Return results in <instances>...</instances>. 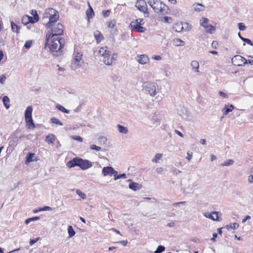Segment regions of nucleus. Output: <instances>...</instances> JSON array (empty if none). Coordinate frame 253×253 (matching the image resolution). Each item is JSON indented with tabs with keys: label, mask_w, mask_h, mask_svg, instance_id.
Wrapping results in <instances>:
<instances>
[{
	"label": "nucleus",
	"mask_w": 253,
	"mask_h": 253,
	"mask_svg": "<svg viewBox=\"0 0 253 253\" xmlns=\"http://www.w3.org/2000/svg\"><path fill=\"white\" fill-rule=\"evenodd\" d=\"M47 47L49 52L54 57H58L63 53V49L65 45V39L62 38H53L49 40Z\"/></svg>",
	"instance_id": "1"
},
{
	"label": "nucleus",
	"mask_w": 253,
	"mask_h": 253,
	"mask_svg": "<svg viewBox=\"0 0 253 253\" xmlns=\"http://www.w3.org/2000/svg\"><path fill=\"white\" fill-rule=\"evenodd\" d=\"M50 31L48 32L45 36V41L44 43V48H46L47 44L49 40L58 36H61L64 33V27L62 24L58 23L56 27L52 26V28H48Z\"/></svg>",
	"instance_id": "2"
},
{
	"label": "nucleus",
	"mask_w": 253,
	"mask_h": 253,
	"mask_svg": "<svg viewBox=\"0 0 253 253\" xmlns=\"http://www.w3.org/2000/svg\"><path fill=\"white\" fill-rule=\"evenodd\" d=\"M45 13L47 15H49V21L46 24L45 27L46 28H52L59 19V16L58 12L55 9L50 8L46 9Z\"/></svg>",
	"instance_id": "3"
},
{
	"label": "nucleus",
	"mask_w": 253,
	"mask_h": 253,
	"mask_svg": "<svg viewBox=\"0 0 253 253\" xmlns=\"http://www.w3.org/2000/svg\"><path fill=\"white\" fill-rule=\"evenodd\" d=\"M32 111L33 107L32 106H29L26 109L25 112V119L26 123V125L28 128L32 127L33 128L35 127V125L32 119Z\"/></svg>",
	"instance_id": "4"
},
{
	"label": "nucleus",
	"mask_w": 253,
	"mask_h": 253,
	"mask_svg": "<svg viewBox=\"0 0 253 253\" xmlns=\"http://www.w3.org/2000/svg\"><path fill=\"white\" fill-rule=\"evenodd\" d=\"M158 86L156 83H145L143 85V89L145 92L152 96H155L156 93V90Z\"/></svg>",
	"instance_id": "5"
},
{
	"label": "nucleus",
	"mask_w": 253,
	"mask_h": 253,
	"mask_svg": "<svg viewBox=\"0 0 253 253\" xmlns=\"http://www.w3.org/2000/svg\"><path fill=\"white\" fill-rule=\"evenodd\" d=\"M143 21V19L139 18L132 21L130 25L137 32L144 33L146 30V29L141 26L144 24V23H142Z\"/></svg>",
	"instance_id": "6"
},
{
	"label": "nucleus",
	"mask_w": 253,
	"mask_h": 253,
	"mask_svg": "<svg viewBox=\"0 0 253 253\" xmlns=\"http://www.w3.org/2000/svg\"><path fill=\"white\" fill-rule=\"evenodd\" d=\"M232 63L237 66H244L248 64L247 60L241 55H235L231 59Z\"/></svg>",
	"instance_id": "7"
},
{
	"label": "nucleus",
	"mask_w": 253,
	"mask_h": 253,
	"mask_svg": "<svg viewBox=\"0 0 253 253\" xmlns=\"http://www.w3.org/2000/svg\"><path fill=\"white\" fill-rule=\"evenodd\" d=\"M137 8L144 14L145 17H149V12L147 9V3L144 0H138L136 3Z\"/></svg>",
	"instance_id": "8"
},
{
	"label": "nucleus",
	"mask_w": 253,
	"mask_h": 253,
	"mask_svg": "<svg viewBox=\"0 0 253 253\" xmlns=\"http://www.w3.org/2000/svg\"><path fill=\"white\" fill-rule=\"evenodd\" d=\"M200 21L201 25L206 29L207 33L212 34L213 31L215 30L214 26L211 24H208L209 20L208 18L203 17Z\"/></svg>",
	"instance_id": "9"
},
{
	"label": "nucleus",
	"mask_w": 253,
	"mask_h": 253,
	"mask_svg": "<svg viewBox=\"0 0 253 253\" xmlns=\"http://www.w3.org/2000/svg\"><path fill=\"white\" fill-rule=\"evenodd\" d=\"M147 2L153 8L155 12L159 13L160 8H161L162 1L160 0H147Z\"/></svg>",
	"instance_id": "10"
},
{
	"label": "nucleus",
	"mask_w": 253,
	"mask_h": 253,
	"mask_svg": "<svg viewBox=\"0 0 253 253\" xmlns=\"http://www.w3.org/2000/svg\"><path fill=\"white\" fill-rule=\"evenodd\" d=\"M39 20V17L38 14L36 15H34V16H30L27 15L25 17H23L22 19V22L24 25H27L29 23L34 24L37 22Z\"/></svg>",
	"instance_id": "11"
},
{
	"label": "nucleus",
	"mask_w": 253,
	"mask_h": 253,
	"mask_svg": "<svg viewBox=\"0 0 253 253\" xmlns=\"http://www.w3.org/2000/svg\"><path fill=\"white\" fill-rule=\"evenodd\" d=\"M204 215L210 219H211L214 221H221L222 218L220 217L221 213L219 211H212L211 213L209 212H205L204 213Z\"/></svg>",
	"instance_id": "12"
},
{
	"label": "nucleus",
	"mask_w": 253,
	"mask_h": 253,
	"mask_svg": "<svg viewBox=\"0 0 253 253\" xmlns=\"http://www.w3.org/2000/svg\"><path fill=\"white\" fill-rule=\"evenodd\" d=\"M92 164L88 160H84L80 158L79 167L82 170H85L91 168Z\"/></svg>",
	"instance_id": "13"
},
{
	"label": "nucleus",
	"mask_w": 253,
	"mask_h": 253,
	"mask_svg": "<svg viewBox=\"0 0 253 253\" xmlns=\"http://www.w3.org/2000/svg\"><path fill=\"white\" fill-rule=\"evenodd\" d=\"M103 176H114L117 174V171L115 170L112 167H104L102 171Z\"/></svg>",
	"instance_id": "14"
},
{
	"label": "nucleus",
	"mask_w": 253,
	"mask_h": 253,
	"mask_svg": "<svg viewBox=\"0 0 253 253\" xmlns=\"http://www.w3.org/2000/svg\"><path fill=\"white\" fill-rule=\"evenodd\" d=\"M136 61L140 64H145L149 62L148 56L145 54L137 55L136 57Z\"/></svg>",
	"instance_id": "15"
},
{
	"label": "nucleus",
	"mask_w": 253,
	"mask_h": 253,
	"mask_svg": "<svg viewBox=\"0 0 253 253\" xmlns=\"http://www.w3.org/2000/svg\"><path fill=\"white\" fill-rule=\"evenodd\" d=\"M82 56L83 54L81 52H78L74 59L75 64H77L79 67H81L82 66V63H84L82 60Z\"/></svg>",
	"instance_id": "16"
},
{
	"label": "nucleus",
	"mask_w": 253,
	"mask_h": 253,
	"mask_svg": "<svg viewBox=\"0 0 253 253\" xmlns=\"http://www.w3.org/2000/svg\"><path fill=\"white\" fill-rule=\"evenodd\" d=\"M127 181L130 182V183L128 185L129 188L133 191H135L139 190L142 188L141 185L137 183L133 182L131 179H128Z\"/></svg>",
	"instance_id": "17"
},
{
	"label": "nucleus",
	"mask_w": 253,
	"mask_h": 253,
	"mask_svg": "<svg viewBox=\"0 0 253 253\" xmlns=\"http://www.w3.org/2000/svg\"><path fill=\"white\" fill-rule=\"evenodd\" d=\"M79 157H75L72 160L69 161L67 163V166L69 168H74L76 166L79 167Z\"/></svg>",
	"instance_id": "18"
},
{
	"label": "nucleus",
	"mask_w": 253,
	"mask_h": 253,
	"mask_svg": "<svg viewBox=\"0 0 253 253\" xmlns=\"http://www.w3.org/2000/svg\"><path fill=\"white\" fill-rule=\"evenodd\" d=\"M234 108V107L232 104H225L224 107L222 109V110L223 115L226 116L229 113L231 112Z\"/></svg>",
	"instance_id": "19"
},
{
	"label": "nucleus",
	"mask_w": 253,
	"mask_h": 253,
	"mask_svg": "<svg viewBox=\"0 0 253 253\" xmlns=\"http://www.w3.org/2000/svg\"><path fill=\"white\" fill-rule=\"evenodd\" d=\"M94 36L97 43H100L104 39L102 34L99 31H96L94 33Z\"/></svg>",
	"instance_id": "20"
},
{
	"label": "nucleus",
	"mask_w": 253,
	"mask_h": 253,
	"mask_svg": "<svg viewBox=\"0 0 253 253\" xmlns=\"http://www.w3.org/2000/svg\"><path fill=\"white\" fill-rule=\"evenodd\" d=\"M107 48V46H106L105 47H101L98 51L99 54L103 57L107 55H111V51L107 50L106 49Z\"/></svg>",
	"instance_id": "21"
},
{
	"label": "nucleus",
	"mask_w": 253,
	"mask_h": 253,
	"mask_svg": "<svg viewBox=\"0 0 253 253\" xmlns=\"http://www.w3.org/2000/svg\"><path fill=\"white\" fill-rule=\"evenodd\" d=\"M35 154L32 153H28L26 157L25 164H28L30 163L33 162L34 160L33 159L34 157L35 156Z\"/></svg>",
	"instance_id": "22"
},
{
	"label": "nucleus",
	"mask_w": 253,
	"mask_h": 253,
	"mask_svg": "<svg viewBox=\"0 0 253 253\" xmlns=\"http://www.w3.org/2000/svg\"><path fill=\"white\" fill-rule=\"evenodd\" d=\"M55 140V135L53 134H49L47 135L45 138V141L48 144H53Z\"/></svg>",
	"instance_id": "23"
},
{
	"label": "nucleus",
	"mask_w": 253,
	"mask_h": 253,
	"mask_svg": "<svg viewBox=\"0 0 253 253\" xmlns=\"http://www.w3.org/2000/svg\"><path fill=\"white\" fill-rule=\"evenodd\" d=\"M117 127L120 133L126 134L128 132V128L121 125H118Z\"/></svg>",
	"instance_id": "24"
},
{
	"label": "nucleus",
	"mask_w": 253,
	"mask_h": 253,
	"mask_svg": "<svg viewBox=\"0 0 253 253\" xmlns=\"http://www.w3.org/2000/svg\"><path fill=\"white\" fill-rule=\"evenodd\" d=\"M160 9V11L159 13L162 14H166L168 13V11L169 9V8L168 5L162 2L161 8Z\"/></svg>",
	"instance_id": "25"
},
{
	"label": "nucleus",
	"mask_w": 253,
	"mask_h": 253,
	"mask_svg": "<svg viewBox=\"0 0 253 253\" xmlns=\"http://www.w3.org/2000/svg\"><path fill=\"white\" fill-rule=\"evenodd\" d=\"M11 30L13 32L17 34L20 33V27L17 25L13 21L10 22Z\"/></svg>",
	"instance_id": "26"
},
{
	"label": "nucleus",
	"mask_w": 253,
	"mask_h": 253,
	"mask_svg": "<svg viewBox=\"0 0 253 253\" xmlns=\"http://www.w3.org/2000/svg\"><path fill=\"white\" fill-rule=\"evenodd\" d=\"M173 42V44L175 46H183L185 45V42L180 39H175Z\"/></svg>",
	"instance_id": "27"
},
{
	"label": "nucleus",
	"mask_w": 253,
	"mask_h": 253,
	"mask_svg": "<svg viewBox=\"0 0 253 253\" xmlns=\"http://www.w3.org/2000/svg\"><path fill=\"white\" fill-rule=\"evenodd\" d=\"M239 226V225L237 223H231L225 226V228L228 230H230L231 229H236Z\"/></svg>",
	"instance_id": "28"
},
{
	"label": "nucleus",
	"mask_w": 253,
	"mask_h": 253,
	"mask_svg": "<svg viewBox=\"0 0 253 253\" xmlns=\"http://www.w3.org/2000/svg\"><path fill=\"white\" fill-rule=\"evenodd\" d=\"M111 55H107L103 57V62L107 65H112V62L110 61V56Z\"/></svg>",
	"instance_id": "29"
},
{
	"label": "nucleus",
	"mask_w": 253,
	"mask_h": 253,
	"mask_svg": "<svg viewBox=\"0 0 253 253\" xmlns=\"http://www.w3.org/2000/svg\"><path fill=\"white\" fill-rule=\"evenodd\" d=\"M191 66L192 67L193 69L195 72H199V63L197 61H192L191 63Z\"/></svg>",
	"instance_id": "30"
},
{
	"label": "nucleus",
	"mask_w": 253,
	"mask_h": 253,
	"mask_svg": "<svg viewBox=\"0 0 253 253\" xmlns=\"http://www.w3.org/2000/svg\"><path fill=\"white\" fill-rule=\"evenodd\" d=\"M10 100L8 96H4L2 99V102L5 108L8 109L10 107V105L8 104Z\"/></svg>",
	"instance_id": "31"
},
{
	"label": "nucleus",
	"mask_w": 253,
	"mask_h": 253,
	"mask_svg": "<svg viewBox=\"0 0 253 253\" xmlns=\"http://www.w3.org/2000/svg\"><path fill=\"white\" fill-rule=\"evenodd\" d=\"M68 232L69 234V238L73 237L76 233L73 227L71 225L69 226L68 227Z\"/></svg>",
	"instance_id": "32"
},
{
	"label": "nucleus",
	"mask_w": 253,
	"mask_h": 253,
	"mask_svg": "<svg viewBox=\"0 0 253 253\" xmlns=\"http://www.w3.org/2000/svg\"><path fill=\"white\" fill-rule=\"evenodd\" d=\"M89 11L87 10L86 11V14L88 19L92 18L93 16L94 15V11L92 7L89 5Z\"/></svg>",
	"instance_id": "33"
},
{
	"label": "nucleus",
	"mask_w": 253,
	"mask_h": 253,
	"mask_svg": "<svg viewBox=\"0 0 253 253\" xmlns=\"http://www.w3.org/2000/svg\"><path fill=\"white\" fill-rule=\"evenodd\" d=\"M50 121L52 123L54 124H56V125H58L59 126L63 125V124L59 119H58L55 117L51 118L50 119Z\"/></svg>",
	"instance_id": "34"
},
{
	"label": "nucleus",
	"mask_w": 253,
	"mask_h": 253,
	"mask_svg": "<svg viewBox=\"0 0 253 253\" xmlns=\"http://www.w3.org/2000/svg\"><path fill=\"white\" fill-rule=\"evenodd\" d=\"M56 107L57 109L60 110V111L68 114L69 113V110L66 109L65 107H64L63 106L58 104L56 106Z\"/></svg>",
	"instance_id": "35"
},
{
	"label": "nucleus",
	"mask_w": 253,
	"mask_h": 253,
	"mask_svg": "<svg viewBox=\"0 0 253 253\" xmlns=\"http://www.w3.org/2000/svg\"><path fill=\"white\" fill-rule=\"evenodd\" d=\"M204 5L201 3H197L196 6L194 7V10L196 11L200 12L204 10Z\"/></svg>",
	"instance_id": "36"
},
{
	"label": "nucleus",
	"mask_w": 253,
	"mask_h": 253,
	"mask_svg": "<svg viewBox=\"0 0 253 253\" xmlns=\"http://www.w3.org/2000/svg\"><path fill=\"white\" fill-rule=\"evenodd\" d=\"M162 154L157 153L155 157L152 159V161L154 163H158V161L159 160H160L162 158Z\"/></svg>",
	"instance_id": "37"
},
{
	"label": "nucleus",
	"mask_w": 253,
	"mask_h": 253,
	"mask_svg": "<svg viewBox=\"0 0 253 253\" xmlns=\"http://www.w3.org/2000/svg\"><path fill=\"white\" fill-rule=\"evenodd\" d=\"M234 161L231 159H228L225 161L223 163L220 164L221 166H229L234 164Z\"/></svg>",
	"instance_id": "38"
},
{
	"label": "nucleus",
	"mask_w": 253,
	"mask_h": 253,
	"mask_svg": "<svg viewBox=\"0 0 253 253\" xmlns=\"http://www.w3.org/2000/svg\"><path fill=\"white\" fill-rule=\"evenodd\" d=\"M126 178V176L125 173L118 174V172L117 171V174L114 175V179L115 180H116L120 178Z\"/></svg>",
	"instance_id": "39"
},
{
	"label": "nucleus",
	"mask_w": 253,
	"mask_h": 253,
	"mask_svg": "<svg viewBox=\"0 0 253 253\" xmlns=\"http://www.w3.org/2000/svg\"><path fill=\"white\" fill-rule=\"evenodd\" d=\"M165 250V248L164 246L162 245H159L156 250L154 252V253H162Z\"/></svg>",
	"instance_id": "40"
},
{
	"label": "nucleus",
	"mask_w": 253,
	"mask_h": 253,
	"mask_svg": "<svg viewBox=\"0 0 253 253\" xmlns=\"http://www.w3.org/2000/svg\"><path fill=\"white\" fill-rule=\"evenodd\" d=\"M183 26L181 25H177L173 27V30L177 32H179L183 29Z\"/></svg>",
	"instance_id": "41"
},
{
	"label": "nucleus",
	"mask_w": 253,
	"mask_h": 253,
	"mask_svg": "<svg viewBox=\"0 0 253 253\" xmlns=\"http://www.w3.org/2000/svg\"><path fill=\"white\" fill-rule=\"evenodd\" d=\"M107 25L109 28H114L116 25V21L107 22Z\"/></svg>",
	"instance_id": "42"
},
{
	"label": "nucleus",
	"mask_w": 253,
	"mask_h": 253,
	"mask_svg": "<svg viewBox=\"0 0 253 253\" xmlns=\"http://www.w3.org/2000/svg\"><path fill=\"white\" fill-rule=\"evenodd\" d=\"M32 43H33L32 41H30V40L27 41V42H26L24 44L25 48L26 49L30 48L32 44Z\"/></svg>",
	"instance_id": "43"
},
{
	"label": "nucleus",
	"mask_w": 253,
	"mask_h": 253,
	"mask_svg": "<svg viewBox=\"0 0 253 253\" xmlns=\"http://www.w3.org/2000/svg\"><path fill=\"white\" fill-rule=\"evenodd\" d=\"M238 26L240 31H244L246 29V26L243 23H239Z\"/></svg>",
	"instance_id": "44"
},
{
	"label": "nucleus",
	"mask_w": 253,
	"mask_h": 253,
	"mask_svg": "<svg viewBox=\"0 0 253 253\" xmlns=\"http://www.w3.org/2000/svg\"><path fill=\"white\" fill-rule=\"evenodd\" d=\"M76 193L80 196L82 199H84L86 198V195L85 194L83 193L80 190H76Z\"/></svg>",
	"instance_id": "45"
},
{
	"label": "nucleus",
	"mask_w": 253,
	"mask_h": 253,
	"mask_svg": "<svg viewBox=\"0 0 253 253\" xmlns=\"http://www.w3.org/2000/svg\"><path fill=\"white\" fill-rule=\"evenodd\" d=\"M90 149L91 150H94L97 151H100L101 148L99 146H97L94 144L91 145L90 146Z\"/></svg>",
	"instance_id": "46"
},
{
	"label": "nucleus",
	"mask_w": 253,
	"mask_h": 253,
	"mask_svg": "<svg viewBox=\"0 0 253 253\" xmlns=\"http://www.w3.org/2000/svg\"><path fill=\"white\" fill-rule=\"evenodd\" d=\"M242 41H243L244 42L247 43V44H248L250 45L253 46V42L249 39L244 38V39H242Z\"/></svg>",
	"instance_id": "47"
},
{
	"label": "nucleus",
	"mask_w": 253,
	"mask_h": 253,
	"mask_svg": "<svg viewBox=\"0 0 253 253\" xmlns=\"http://www.w3.org/2000/svg\"><path fill=\"white\" fill-rule=\"evenodd\" d=\"M164 21L167 23H171L172 19L170 17L165 16L164 17Z\"/></svg>",
	"instance_id": "48"
},
{
	"label": "nucleus",
	"mask_w": 253,
	"mask_h": 253,
	"mask_svg": "<svg viewBox=\"0 0 253 253\" xmlns=\"http://www.w3.org/2000/svg\"><path fill=\"white\" fill-rule=\"evenodd\" d=\"M51 210H52V208L48 206H44L43 208H39V211H47Z\"/></svg>",
	"instance_id": "49"
},
{
	"label": "nucleus",
	"mask_w": 253,
	"mask_h": 253,
	"mask_svg": "<svg viewBox=\"0 0 253 253\" xmlns=\"http://www.w3.org/2000/svg\"><path fill=\"white\" fill-rule=\"evenodd\" d=\"M110 12H111V10H103L102 11L103 16L104 17H108L109 16Z\"/></svg>",
	"instance_id": "50"
},
{
	"label": "nucleus",
	"mask_w": 253,
	"mask_h": 253,
	"mask_svg": "<svg viewBox=\"0 0 253 253\" xmlns=\"http://www.w3.org/2000/svg\"><path fill=\"white\" fill-rule=\"evenodd\" d=\"M72 138L74 140H77V141H78L80 142H82L83 141L82 137L79 135H73V136H72Z\"/></svg>",
	"instance_id": "51"
},
{
	"label": "nucleus",
	"mask_w": 253,
	"mask_h": 253,
	"mask_svg": "<svg viewBox=\"0 0 253 253\" xmlns=\"http://www.w3.org/2000/svg\"><path fill=\"white\" fill-rule=\"evenodd\" d=\"M39 239H40V237H38V238H36L31 239L30 242H29L30 245V246L33 245V244H34L35 243L39 241Z\"/></svg>",
	"instance_id": "52"
},
{
	"label": "nucleus",
	"mask_w": 253,
	"mask_h": 253,
	"mask_svg": "<svg viewBox=\"0 0 253 253\" xmlns=\"http://www.w3.org/2000/svg\"><path fill=\"white\" fill-rule=\"evenodd\" d=\"M6 79V76L4 75H2L0 76V83L4 84Z\"/></svg>",
	"instance_id": "53"
},
{
	"label": "nucleus",
	"mask_w": 253,
	"mask_h": 253,
	"mask_svg": "<svg viewBox=\"0 0 253 253\" xmlns=\"http://www.w3.org/2000/svg\"><path fill=\"white\" fill-rule=\"evenodd\" d=\"M187 156L186 157V159L189 161H190L192 158V156H193V153L192 152H190V151H188L187 153Z\"/></svg>",
	"instance_id": "54"
},
{
	"label": "nucleus",
	"mask_w": 253,
	"mask_h": 253,
	"mask_svg": "<svg viewBox=\"0 0 253 253\" xmlns=\"http://www.w3.org/2000/svg\"><path fill=\"white\" fill-rule=\"evenodd\" d=\"M117 57V55L116 54H114L112 56V57H110V58H111L110 61L112 62V64H113L115 62V61H116Z\"/></svg>",
	"instance_id": "55"
},
{
	"label": "nucleus",
	"mask_w": 253,
	"mask_h": 253,
	"mask_svg": "<svg viewBox=\"0 0 253 253\" xmlns=\"http://www.w3.org/2000/svg\"><path fill=\"white\" fill-rule=\"evenodd\" d=\"M99 141L100 142H103L104 144L107 141V138L105 136H100L99 137Z\"/></svg>",
	"instance_id": "56"
},
{
	"label": "nucleus",
	"mask_w": 253,
	"mask_h": 253,
	"mask_svg": "<svg viewBox=\"0 0 253 253\" xmlns=\"http://www.w3.org/2000/svg\"><path fill=\"white\" fill-rule=\"evenodd\" d=\"M218 93H219V95L220 96H222V97H223L224 98H227L228 97V95L226 93L222 92V91H219Z\"/></svg>",
	"instance_id": "57"
},
{
	"label": "nucleus",
	"mask_w": 253,
	"mask_h": 253,
	"mask_svg": "<svg viewBox=\"0 0 253 253\" xmlns=\"http://www.w3.org/2000/svg\"><path fill=\"white\" fill-rule=\"evenodd\" d=\"M117 243L121 244L124 246H126L127 244V241L126 240H122V241L118 242Z\"/></svg>",
	"instance_id": "58"
},
{
	"label": "nucleus",
	"mask_w": 253,
	"mask_h": 253,
	"mask_svg": "<svg viewBox=\"0 0 253 253\" xmlns=\"http://www.w3.org/2000/svg\"><path fill=\"white\" fill-rule=\"evenodd\" d=\"M218 45V42L216 41H213L211 43V46L214 48H216Z\"/></svg>",
	"instance_id": "59"
},
{
	"label": "nucleus",
	"mask_w": 253,
	"mask_h": 253,
	"mask_svg": "<svg viewBox=\"0 0 253 253\" xmlns=\"http://www.w3.org/2000/svg\"><path fill=\"white\" fill-rule=\"evenodd\" d=\"M163 171V169L162 167L158 168L156 169V171L158 173L161 174Z\"/></svg>",
	"instance_id": "60"
},
{
	"label": "nucleus",
	"mask_w": 253,
	"mask_h": 253,
	"mask_svg": "<svg viewBox=\"0 0 253 253\" xmlns=\"http://www.w3.org/2000/svg\"><path fill=\"white\" fill-rule=\"evenodd\" d=\"M251 218L250 215H246L245 218L243 219L242 222L245 223L247 220L250 219Z\"/></svg>",
	"instance_id": "61"
},
{
	"label": "nucleus",
	"mask_w": 253,
	"mask_h": 253,
	"mask_svg": "<svg viewBox=\"0 0 253 253\" xmlns=\"http://www.w3.org/2000/svg\"><path fill=\"white\" fill-rule=\"evenodd\" d=\"M174 132L176 134H177V135H178L179 136L181 137H183V134L179 131L177 130H174Z\"/></svg>",
	"instance_id": "62"
},
{
	"label": "nucleus",
	"mask_w": 253,
	"mask_h": 253,
	"mask_svg": "<svg viewBox=\"0 0 253 253\" xmlns=\"http://www.w3.org/2000/svg\"><path fill=\"white\" fill-rule=\"evenodd\" d=\"M31 221H36L39 220L40 219V217L39 216H35L33 217H31Z\"/></svg>",
	"instance_id": "63"
},
{
	"label": "nucleus",
	"mask_w": 253,
	"mask_h": 253,
	"mask_svg": "<svg viewBox=\"0 0 253 253\" xmlns=\"http://www.w3.org/2000/svg\"><path fill=\"white\" fill-rule=\"evenodd\" d=\"M248 180L249 182L253 183V175H251L249 176Z\"/></svg>",
	"instance_id": "64"
}]
</instances>
